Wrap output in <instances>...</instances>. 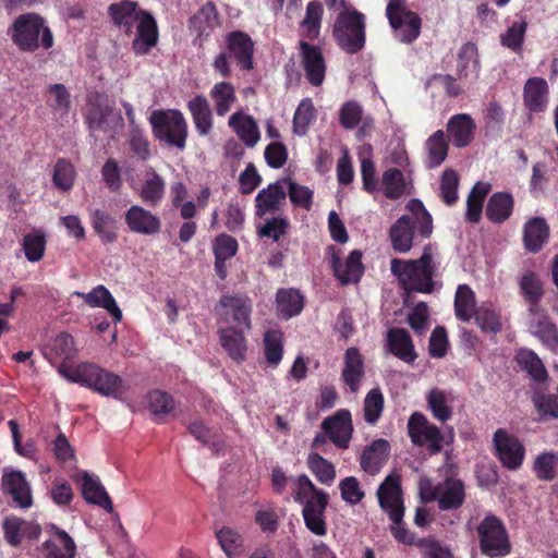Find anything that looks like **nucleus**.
<instances>
[{
    "mask_svg": "<svg viewBox=\"0 0 558 558\" xmlns=\"http://www.w3.org/2000/svg\"><path fill=\"white\" fill-rule=\"evenodd\" d=\"M476 124L470 114L458 113L447 122V132L456 147H466L474 138Z\"/></svg>",
    "mask_w": 558,
    "mask_h": 558,
    "instance_id": "obj_26",
    "label": "nucleus"
},
{
    "mask_svg": "<svg viewBox=\"0 0 558 558\" xmlns=\"http://www.w3.org/2000/svg\"><path fill=\"white\" fill-rule=\"evenodd\" d=\"M427 484V490L422 486L423 494L428 500H437L441 510L457 509L463 504L465 494L460 480L450 477L435 486Z\"/></svg>",
    "mask_w": 558,
    "mask_h": 558,
    "instance_id": "obj_14",
    "label": "nucleus"
},
{
    "mask_svg": "<svg viewBox=\"0 0 558 558\" xmlns=\"http://www.w3.org/2000/svg\"><path fill=\"white\" fill-rule=\"evenodd\" d=\"M362 254L360 251H352L345 260L341 262L336 253L331 256V266L336 278L342 283L357 282L363 274V265L361 262Z\"/></svg>",
    "mask_w": 558,
    "mask_h": 558,
    "instance_id": "obj_25",
    "label": "nucleus"
},
{
    "mask_svg": "<svg viewBox=\"0 0 558 558\" xmlns=\"http://www.w3.org/2000/svg\"><path fill=\"white\" fill-rule=\"evenodd\" d=\"M218 25V12L213 2L204 4L190 20V27L198 36H208Z\"/></svg>",
    "mask_w": 558,
    "mask_h": 558,
    "instance_id": "obj_42",
    "label": "nucleus"
},
{
    "mask_svg": "<svg viewBox=\"0 0 558 558\" xmlns=\"http://www.w3.org/2000/svg\"><path fill=\"white\" fill-rule=\"evenodd\" d=\"M411 171H403L398 168H388L381 175V187L389 199H398L405 194L412 193Z\"/></svg>",
    "mask_w": 558,
    "mask_h": 558,
    "instance_id": "obj_22",
    "label": "nucleus"
},
{
    "mask_svg": "<svg viewBox=\"0 0 558 558\" xmlns=\"http://www.w3.org/2000/svg\"><path fill=\"white\" fill-rule=\"evenodd\" d=\"M481 551L490 558L504 557L510 553L511 545L507 530L499 518L486 515L476 527Z\"/></svg>",
    "mask_w": 558,
    "mask_h": 558,
    "instance_id": "obj_10",
    "label": "nucleus"
},
{
    "mask_svg": "<svg viewBox=\"0 0 558 558\" xmlns=\"http://www.w3.org/2000/svg\"><path fill=\"white\" fill-rule=\"evenodd\" d=\"M243 330L235 327H226L219 330L221 347L236 363H242L246 355L247 347Z\"/></svg>",
    "mask_w": 558,
    "mask_h": 558,
    "instance_id": "obj_30",
    "label": "nucleus"
},
{
    "mask_svg": "<svg viewBox=\"0 0 558 558\" xmlns=\"http://www.w3.org/2000/svg\"><path fill=\"white\" fill-rule=\"evenodd\" d=\"M2 487L12 497L15 506L23 509L32 506L31 486L21 471H5L2 475Z\"/></svg>",
    "mask_w": 558,
    "mask_h": 558,
    "instance_id": "obj_20",
    "label": "nucleus"
},
{
    "mask_svg": "<svg viewBox=\"0 0 558 558\" xmlns=\"http://www.w3.org/2000/svg\"><path fill=\"white\" fill-rule=\"evenodd\" d=\"M377 497L381 509L393 522L391 533L395 538L405 545H416L415 537L403 523L404 509L402 505L399 478L389 475L377 489Z\"/></svg>",
    "mask_w": 558,
    "mask_h": 558,
    "instance_id": "obj_7",
    "label": "nucleus"
},
{
    "mask_svg": "<svg viewBox=\"0 0 558 558\" xmlns=\"http://www.w3.org/2000/svg\"><path fill=\"white\" fill-rule=\"evenodd\" d=\"M385 347L388 352L408 364H412L417 357L412 338L403 328L389 329Z\"/></svg>",
    "mask_w": 558,
    "mask_h": 558,
    "instance_id": "obj_21",
    "label": "nucleus"
},
{
    "mask_svg": "<svg viewBox=\"0 0 558 558\" xmlns=\"http://www.w3.org/2000/svg\"><path fill=\"white\" fill-rule=\"evenodd\" d=\"M307 464L319 483L327 486H330L333 483L336 478L335 466L320 454L315 452L310 453L307 457Z\"/></svg>",
    "mask_w": 558,
    "mask_h": 558,
    "instance_id": "obj_53",
    "label": "nucleus"
},
{
    "mask_svg": "<svg viewBox=\"0 0 558 558\" xmlns=\"http://www.w3.org/2000/svg\"><path fill=\"white\" fill-rule=\"evenodd\" d=\"M558 463V454L543 452L534 461V472L542 481H551L555 477V468Z\"/></svg>",
    "mask_w": 558,
    "mask_h": 558,
    "instance_id": "obj_62",
    "label": "nucleus"
},
{
    "mask_svg": "<svg viewBox=\"0 0 558 558\" xmlns=\"http://www.w3.org/2000/svg\"><path fill=\"white\" fill-rule=\"evenodd\" d=\"M47 93L49 107L60 114H66L71 106V95L68 88L63 84H53L48 87Z\"/></svg>",
    "mask_w": 558,
    "mask_h": 558,
    "instance_id": "obj_60",
    "label": "nucleus"
},
{
    "mask_svg": "<svg viewBox=\"0 0 558 558\" xmlns=\"http://www.w3.org/2000/svg\"><path fill=\"white\" fill-rule=\"evenodd\" d=\"M512 209V196L509 193H496L488 201L486 216L490 221L500 223L510 217Z\"/></svg>",
    "mask_w": 558,
    "mask_h": 558,
    "instance_id": "obj_48",
    "label": "nucleus"
},
{
    "mask_svg": "<svg viewBox=\"0 0 558 558\" xmlns=\"http://www.w3.org/2000/svg\"><path fill=\"white\" fill-rule=\"evenodd\" d=\"M239 245L234 238L228 234L218 235L213 244L215 254V270L220 279H226L228 275L226 260L233 257L238 252Z\"/></svg>",
    "mask_w": 558,
    "mask_h": 558,
    "instance_id": "obj_32",
    "label": "nucleus"
},
{
    "mask_svg": "<svg viewBox=\"0 0 558 558\" xmlns=\"http://www.w3.org/2000/svg\"><path fill=\"white\" fill-rule=\"evenodd\" d=\"M265 357L269 365L277 366L283 355L282 333L279 330H268L264 336Z\"/></svg>",
    "mask_w": 558,
    "mask_h": 558,
    "instance_id": "obj_57",
    "label": "nucleus"
},
{
    "mask_svg": "<svg viewBox=\"0 0 558 558\" xmlns=\"http://www.w3.org/2000/svg\"><path fill=\"white\" fill-rule=\"evenodd\" d=\"M219 304L223 308L222 318L226 323L234 324L235 328L251 329L252 301L247 295H222Z\"/></svg>",
    "mask_w": 558,
    "mask_h": 558,
    "instance_id": "obj_15",
    "label": "nucleus"
},
{
    "mask_svg": "<svg viewBox=\"0 0 558 558\" xmlns=\"http://www.w3.org/2000/svg\"><path fill=\"white\" fill-rule=\"evenodd\" d=\"M332 36L337 45L347 53L363 50L366 43V17L353 8H344L335 20Z\"/></svg>",
    "mask_w": 558,
    "mask_h": 558,
    "instance_id": "obj_8",
    "label": "nucleus"
},
{
    "mask_svg": "<svg viewBox=\"0 0 558 558\" xmlns=\"http://www.w3.org/2000/svg\"><path fill=\"white\" fill-rule=\"evenodd\" d=\"M427 168L439 167L447 158L449 145L442 130L436 131L425 142Z\"/></svg>",
    "mask_w": 558,
    "mask_h": 558,
    "instance_id": "obj_43",
    "label": "nucleus"
},
{
    "mask_svg": "<svg viewBox=\"0 0 558 558\" xmlns=\"http://www.w3.org/2000/svg\"><path fill=\"white\" fill-rule=\"evenodd\" d=\"M439 256L436 248L428 244L424 246L420 258L391 260V272L398 277L402 287L408 291L430 293L434 290V277L438 275Z\"/></svg>",
    "mask_w": 558,
    "mask_h": 558,
    "instance_id": "obj_1",
    "label": "nucleus"
},
{
    "mask_svg": "<svg viewBox=\"0 0 558 558\" xmlns=\"http://www.w3.org/2000/svg\"><path fill=\"white\" fill-rule=\"evenodd\" d=\"M519 286L524 299L531 304V311H534L544 293L541 279L534 272L526 271L521 277Z\"/></svg>",
    "mask_w": 558,
    "mask_h": 558,
    "instance_id": "obj_56",
    "label": "nucleus"
},
{
    "mask_svg": "<svg viewBox=\"0 0 558 558\" xmlns=\"http://www.w3.org/2000/svg\"><path fill=\"white\" fill-rule=\"evenodd\" d=\"M8 34L23 51L33 52L38 48L48 50L53 46V35L45 19L37 13L19 15L9 28Z\"/></svg>",
    "mask_w": 558,
    "mask_h": 558,
    "instance_id": "obj_6",
    "label": "nucleus"
},
{
    "mask_svg": "<svg viewBox=\"0 0 558 558\" xmlns=\"http://www.w3.org/2000/svg\"><path fill=\"white\" fill-rule=\"evenodd\" d=\"M324 9L320 2L311 1L306 5V12L300 25L301 40L307 43L319 37Z\"/></svg>",
    "mask_w": 558,
    "mask_h": 558,
    "instance_id": "obj_37",
    "label": "nucleus"
},
{
    "mask_svg": "<svg viewBox=\"0 0 558 558\" xmlns=\"http://www.w3.org/2000/svg\"><path fill=\"white\" fill-rule=\"evenodd\" d=\"M114 23L126 34L136 28V37L132 48L136 54H146L158 40V29L155 19L137 8L135 2L125 1L110 5Z\"/></svg>",
    "mask_w": 558,
    "mask_h": 558,
    "instance_id": "obj_2",
    "label": "nucleus"
},
{
    "mask_svg": "<svg viewBox=\"0 0 558 558\" xmlns=\"http://www.w3.org/2000/svg\"><path fill=\"white\" fill-rule=\"evenodd\" d=\"M293 498L303 506L302 515L305 526L317 536L326 535L325 512L329 504L328 494L318 489L310 477L303 474L293 481Z\"/></svg>",
    "mask_w": 558,
    "mask_h": 558,
    "instance_id": "obj_4",
    "label": "nucleus"
},
{
    "mask_svg": "<svg viewBox=\"0 0 558 558\" xmlns=\"http://www.w3.org/2000/svg\"><path fill=\"white\" fill-rule=\"evenodd\" d=\"M165 186V180L155 170L149 169L145 173L138 195L145 204L155 206L162 199Z\"/></svg>",
    "mask_w": 558,
    "mask_h": 558,
    "instance_id": "obj_41",
    "label": "nucleus"
},
{
    "mask_svg": "<svg viewBox=\"0 0 558 558\" xmlns=\"http://www.w3.org/2000/svg\"><path fill=\"white\" fill-rule=\"evenodd\" d=\"M389 444L387 440H375L362 452L360 461L361 468L369 474H376L386 462Z\"/></svg>",
    "mask_w": 558,
    "mask_h": 558,
    "instance_id": "obj_40",
    "label": "nucleus"
},
{
    "mask_svg": "<svg viewBox=\"0 0 558 558\" xmlns=\"http://www.w3.org/2000/svg\"><path fill=\"white\" fill-rule=\"evenodd\" d=\"M475 293L468 284H460L454 295V313L458 319L470 322L477 312Z\"/></svg>",
    "mask_w": 558,
    "mask_h": 558,
    "instance_id": "obj_44",
    "label": "nucleus"
},
{
    "mask_svg": "<svg viewBox=\"0 0 558 558\" xmlns=\"http://www.w3.org/2000/svg\"><path fill=\"white\" fill-rule=\"evenodd\" d=\"M299 49L306 78L312 85L320 86L326 73V62L322 49L305 40H300Z\"/></svg>",
    "mask_w": 558,
    "mask_h": 558,
    "instance_id": "obj_16",
    "label": "nucleus"
},
{
    "mask_svg": "<svg viewBox=\"0 0 558 558\" xmlns=\"http://www.w3.org/2000/svg\"><path fill=\"white\" fill-rule=\"evenodd\" d=\"M286 182L287 180L277 181L258 192L255 197V208L258 217L276 213L280 209V205L286 201L287 196Z\"/></svg>",
    "mask_w": 558,
    "mask_h": 558,
    "instance_id": "obj_23",
    "label": "nucleus"
},
{
    "mask_svg": "<svg viewBox=\"0 0 558 558\" xmlns=\"http://www.w3.org/2000/svg\"><path fill=\"white\" fill-rule=\"evenodd\" d=\"M342 378L352 392H357L364 376V365L357 349L349 348L345 352Z\"/></svg>",
    "mask_w": 558,
    "mask_h": 558,
    "instance_id": "obj_38",
    "label": "nucleus"
},
{
    "mask_svg": "<svg viewBox=\"0 0 558 558\" xmlns=\"http://www.w3.org/2000/svg\"><path fill=\"white\" fill-rule=\"evenodd\" d=\"M187 109L199 135L206 136L213 130V113L208 100L197 95L187 101Z\"/></svg>",
    "mask_w": 558,
    "mask_h": 558,
    "instance_id": "obj_34",
    "label": "nucleus"
},
{
    "mask_svg": "<svg viewBox=\"0 0 558 558\" xmlns=\"http://www.w3.org/2000/svg\"><path fill=\"white\" fill-rule=\"evenodd\" d=\"M277 311L288 319L299 315L303 310V296L295 289H280L276 294Z\"/></svg>",
    "mask_w": 558,
    "mask_h": 558,
    "instance_id": "obj_45",
    "label": "nucleus"
},
{
    "mask_svg": "<svg viewBox=\"0 0 558 558\" xmlns=\"http://www.w3.org/2000/svg\"><path fill=\"white\" fill-rule=\"evenodd\" d=\"M113 218L100 210L95 209L92 214V226L104 243H111L117 239V232L112 228Z\"/></svg>",
    "mask_w": 558,
    "mask_h": 558,
    "instance_id": "obj_58",
    "label": "nucleus"
},
{
    "mask_svg": "<svg viewBox=\"0 0 558 558\" xmlns=\"http://www.w3.org/2000/svg\"><path fill=\"white\" fill-rule=\"evenodd\" d=\"M490 191V184L477 182L470 192L466 201V219L477 222L481 218L483 203Z\"/></svg>",
    "mask_w": 558,
    "mask_h": 558,
    "instance_id": "obj_52",
    "label": "nucleus"
},
{
    "mask_svg": "<svg viewBox=\"0 0 558 558\" xmlns=\"http://www.w3.org/2000/svg\"><path fill=\"white\" fill-rule=\"evenodd\" d=\"M517 362L535 383L543 384L547 380L548 373L541 359L532 350H520L517 354Z\"/></svg>",
    "mask_w": 558,
    "mask_h": 558,
    "instance_id": "obj_49",
    "label": "nucleus"
},
{
    "mask_svg": "<svg viewBox=\"0 0 558 558\" xmlns=\"http://www.w3.org/2000/svg\"><path fill=\"white\" fill-rule=\"evenodd\" d=\"M22 247L27 260L36 263L40 260L45 254L46 234L39 229L26 233L22 240Z\"/></svg>",
    "mask_w": 558,
    "mask_h": 558,
    "instance_id": "obj_51",
    "label": "nucleus"
},
{
    "mask_svg": "<svg viewBox=\"0 0 558 558\" xmlns=\"http://www.w3.org/2000/svg\"><path fill=\"white\" fill-rule=\"evenodd\" d=\"M76 349L74 339L66 332L59 333L50 344L44 350V355L52 364L59 366L69 364L68 362L74 357Z\"/></svg>",
    "mask_w": 558,
    "mask_h": 558,
    "instance_id": "obj_28",
    "label": "nucleus"
},
{
    "mask_svg": "<svg viewBox=\"0 0 558 558\" xmlns=\"http://www.w3.org/2000/svg\"><path fill=\"white\" fill-rule=\"evenodd\" d=\"M315 118L316 111L313 101L310 98L303 99L293 117V132L299 136L305 135Z\"/></svg>",
    "mask_w": 558,
    "mask_h": 558,
    "instance_id": "obj_55",
    "label": "nucleus"
},
{
    "mask_svg": "<svg viewBox=\"0 0 558 558\" xmlns=\"http://www.w3.org/2000/svg\"><path fill=\"white\" fill-rule=\"evenodd\" d=\"M384 410V396L379 388L372 389L364 399V420L374 425L378 422Z\"/></svg>",
    "mask_w": 558,
    "mask_h": 558,
    "instance_id": "obj_59",
    "label": "nucleus"
},
{
    "mask_svg": "<svg viewBox=\"0 0 558 558\" xmlns=\"http://www.w3.org/2000/svg\"><path fill=\"white\" fill-rule=\"evenodd\" d=\"M496 456L508 470L514 471L521 468L525 449L522 442L506 429L499 428L493 438Z\"/></svg>",
    "mask_w": 558,
    "mask_h": 558,
    "instance_id": "obj_13",
    "label": "nucleus"
},
{
    "mask_svg": "<svg viewBox=\"0 0 558 558\" xmlns=\"http://www.w3.org/2000/svg\"><path fill=\"white\" fill-rule=\"evenodd\" d=\"M408 432L414 445L426 447L430 453L440 452L444 442L450 444L453 440L452 428H449L448 435H445L420 412H414L410 416L408 421Z\"/></svg>",
    "mask_w": 558,
    "mask_h": 558,
    "instance_id": "obj_11",
    "label": "nucleus"
},
{
    "mask_svg": "<svg viewBox=\"0 0 558 558\" xmlns=\"http://www.w3.org/2000/svg\"><path fill=\"white\" fill-rule=\"evenodd\" d=\"M339 489L341 493V498L351 506L361 502L365 496L359 480L354 476H348L340 481Z\"/></svg>",
    "mask_w": 558,
    "mask_h": 558,
    "instance_id": "obj_64",
    "label": "nucleus"
},
{
    "mask_svg": "<svg viewBox=\"0 0 558 558\" xmlns=\"http://www.w3.org/2000/svg\"><path fill=\"white\" fill-rule=\"evenodd\" d=\"M74 294L82 298L90 307L105 308L116 322H120L122 319L121 310L118 307L114 298L105 286L99 284L88 293L75 292Z\"/></svg>",
    "mask_w": 558,
    "mask_h": 558,
    "instance_id": "obj_31",
    "label": "nucleus"
},
{
    "mask_svg": "<svg viewBox=\"0 0 558 558\" xmlns=\"http://www.w3.org/2000/svg\"><path fill=\"white\" fill-rule=\"evenodd\" d=\"M229 57L243 70L253 69L254 43L244 32H231L226 39Z\"/></svg>",
    "mask_w": 558,
    "mask_h": 558,
    "instance_id": "obj_19",
    "label": "nucleus"
},
{
    "mask_svg": "<svg viewBox=\"0 0 558 558\" xmlns=\"http://www.w3.org/2000/svg\"><path fill=\"white\" fill-rule=\"evenodd\" d=\"M387 17L393 31V36L403 44H411L421 34L422 20L407 9L402 0H392L388 3Z\"/></svg>",
    "mask_w": 558,
    "mask_h": 558,
    "instance_id": "obj_12",
    "label": "nucleus"
},
{
    "mask_svg": "<svg viewBox=\"0 0 558 558\" xmlns=\"http://www.w3.org/2000/svg\"><path fill=\"white\" fill-rule=\"evenodd\" d=\"M125 223L132 232L153 235L160 230V219L145 208L133 205L125 214Z\"/></svg>",
    "mask_w": 558,
    "mask_h": 558,
    "instance_id": "obj_24",
    "label": "nucleus"
},
{
    "mask_svg": "<svg viewBox=\"0 0 558 558\" xmlns=\"http://www.w3.org/2000/svg\"><path fill=\"white\" fill-rule=\"evenodd\" d=\"M75 480L81 485L83 497L87 502L98 505L107 511L112 510V502L96 476L82 472L75 476Z\"/></svg>",
    "mask_w": 558,
    "mask_h": 558,
    "instance_id": "obj_29",
    "label": "nucleus"
},
{
    "mask_svg": "<svg viewBox=\"0 0 558 558\" xmlns=\"http://www.w3.org/2000/svg\"><path fill=\"white\" fill-rule=\"evenodd\" d=\"M524 102L531 111H544L548 102V85L544 78H529L524 86Z\"/></svg>",
    "mask_w": 558,
    "mask_h": 558,
    "instance_id": "obj_35",
    "label": "nucleus"
},
{
    "mask_svg": "<svg viewBox=\"0 0 558 558\" xmlns=\"http://www.w3.org/2000/svg\"><path fill=\"white\" fill-rule=\"evenodd\" d=\"M526 27L527 23L524 19L514 22L507 32L501 35V44L514 52H520Z\"/></svg>",
    "mask_w": 558,
    "mask_h": 558,
    "instance_id": "obj_61",
    "label": "nucleus"
},
{
    "mask_svg": "<svg viewBox=\"0 0 558 558\" xmlns=\"http://www.w3.org/2000/svg\"><path fill=\"white\" fill-rule=\"evenodd\" d=\"M533 333L551 351L558 348V330L547 315L536 313L532 322Z\"/></svg>",
    "mask_w": 558,
    "mask_h": 558,
    "instance_id": "obj_46",
    "label": "nucleus"
},
{
    "mask_svg": "<svg viewBox=\"0 0 558 558\" xmlns=\"http://www.w3.org/2000/svg\"><path fill=\"white\" fill-rule=\"evenodd\" d=\"M76 171L74 166L66 159H59L52 172V182L56 189L62 192L70 191L75 181Z\"/></svg>",
    "mask_w": 558,
    "mask_h": 558,
    "instance_id": "obj_54",
    "label": "nucleus"
},
{
    "mask_svg": "<svg viewBox=\"0 0 558 558\" xmlns=\"http://www.w3.org/2000/svg\"><path fill=\"white\" fill-rule=\"evenodd\" d=\"M408 208L412 216L403 215L390 228L389 238L392 248L398 253H408L413 246L415 230L423 239L433 232V219L423 204L417 199H411Z\"/></svg>",
    "mask_w": 558,
    "mask_h": 558,
    "instance_id": "obj_5",
    "label": "nucleus"
},
{
    "mask_svg": "<svg viewBox=\"0 0 558 558\" xmlns=\"http://www.w3.org/2000/svg\"><path fill=\"white\" fill-rule=\"evenodd\" d=\"M322 428L338 448L347 449L353 433L350 411H337L323 421Z\"/></svg>",
    "mask_w": 558,
    "mask_h": 558,
    "instance_id": "obj_17",
    "label": "nucleus"
},
{
    "mask_svg": "<svg viewBox=\"0 0 558 558\" xmlns=\"http://www.w3.org/2000/svg\"><path fill=\"white\" fill-rule=\"evenodd\" d=\"M427 404L435 418L447 422L452 416V398L449 392L434 388L427 395Z\"/></svg>",
    "mask_w": 558,
    "mask_h": 558,
    "instance_id": "obj_47",
    "label": "nucleus"
},
{
    "mask_svg": "<svg viewBox=\"0 0 558 558\" xmlns=\"http://www.w3.org/2000/svg\"><path fill=\"white\" fill-rule=\"evenodd\" d=\"M209 95L215 104V110L220 117L227 114L236 100L234 87L227 82L215 84L210 89Z\"/></svg>",
    "mask_w": 558,
    "mask_h": 558,
    "instance_id": "obj_50",
    "label": "nucleus"
},
{
    "mask_svg": "<svg viewBox=\"0 0 558 558\" xmlns=\"http://www.w3.org/2000/svg\"><path fill=\"white\" fill-rule=\"evenodd\" d=\"M533 403L541 420L558 418V396L535 393Z\"/></svg>",
    "mask_w": 558,
    "mask_h": 558,
    "instance_id": "obj_63",
    "label": "nucleus"
},
{
    "mask_svg": "<svg viewBox=\"0 0 558 558\" xmlns=\"http://www.w3.org/2000/svg\"><path fill=\"white\" fill-rule=\"evenodd\" d=\"M549 228L543 218L530 219L523 230V242L527 251L537 253L547 242Z\"/></svg>",
    "mask_w": 558,
    "mask_h": 558,
    "instance_id": "obj_36",
    "label": "nucleus"
},
{
    "mask_svg": "<svg viewBox=\"0 0 558 558\" xmlns=\"http://www.w3.org/2000/svg\"><path fill=\"white\" fill-rule=\"evenodd\" d=\"M155 137L168 146L183 150L187 138V123L181 111L175 109L155 110L150 114Z\"/></svg>",
    "mask_w": 558,
    "mask_h": 558,
    "instance_id": "obj_9",
    "label": "nucleus"
},
{
    "mask_svg": "<svg viewBox=\"0 0 558 558\" xmlns=\"http://www.w3.org/2000/svg\"><path fill=\"white\" fill-rule=\"evenodd\" d=\"M228 125L246 147L253 148L260 140L257 122L250 114L236 111L230 116Z\"/></svg>",
    "mask_w": 558,
    "mask_h": 558,
    "instance_id": "obj_27",
    "label": "nucleus"
},
{
    "mask_svg": "<svg viewBox=\"0 0 558 558\" xmlns=\"http://www.w3.org/2000/svg\"><path fill=\"white\" fill-rule=\"evenodd\" d=\"M59 374L66 380L80 384L104 397L121 399L128 390L121 376L94 363L63 364L59 366Z\"/></svg>",
    "mask_w": 558,
    "mask_h": 558,
    "instance_id": "obj_3",
    "label": "nucleus"
},
{
    "mask_svg": "<svg viewBox=\"0 0 558 558\" xmlns=\"http://www.w3.org/2000/svg\"><path fill=\"white\" fill-rule=\"evenodd\" d=\"M54 538L43 544L46 558H74L76 545L73 538L63 530L53 526Z\"/></svg>",
    "mask_w": 558,
    "mask_h": 558,
    "instance_id": "obj_33",
    "label": "nucleus"
},
{
    "mask_svg": "<svg viewBox=\"0 0 558 558\" xmlns=\"http://www.w3.org/2000/svg\"><path fill=\"white\" fill-rule=\"evenodd\" d=\"M480 58L477 47L473 43L464 44L458 52L457 71L458 78L477 77L480 72Z\"/></svg>",
    "mask_w": 558,
    "mask_h": 558,
    "instance_id": "obj_39",
    "label": "nucleus"
},
{
    "mask_svg": "<svg viewBox=\"0 0 558 558\" xmlns=\"http://www.w3.org/2000/svg\"><path fill=\"white\" fill-rule=\"evenodd\" d=\"M92 131L114 132L123 124L121 113L109 105H92L86 114Z\"/></svg>",
    "mask_w": 558,
    "mask_h": 558,
    "instance_id": "obj_18",
    "label": "nucleus"
}]
</instances>
